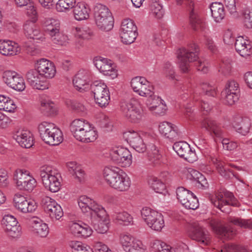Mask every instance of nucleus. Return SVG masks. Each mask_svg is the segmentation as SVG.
Returning a JSON list of instances; mask_svg holds the SVG:
<instances>
[{"label": "nucleus", "instance_id": "31", "mask_svg": "<svg viewBox=\"0 0 252 252\" xmlns=\"http://www.w3.org/2000/svg\"><path fill=\"white\" fill-rule=\"evenodd\" d=\"M18 44L10 40H0V53L5 56H13L19 53Z\"/></svg>", "mask_w": 252, "mask_h": 252}, {"label": "nucleus", "instance_id": "27", "mask_svg": "<svg viewBox=\"0 0 252 252\" xmlns=\"http://www.w3.org/2000/svg\"><path fill=\"white\" fill-rule=\"evenodd\" d=\"M69 227L70 233L77 237L86 238L89 237L92 233L91 228L86 224L82 226L77 222H72L69 224Z\"/></svg>", "mask_w": 252, "mask_h": 252}, {"label": "nucleus", "instance_id": "46", "mask_svg": "<svg viewBox=\"0 0 252 252\" xmlns=\"http://www.w3.org/2000/svg\"><path fill=\"white\" fill-rule=\"evenodd\" d=\"M75 37L77 39L89 40L92 38L94 34L89 28H76L74 32Z\"/></svg>", "mask_w": 252, "mask_h": 252}, {"label": "nucleus", "instance_id": "34", "mask_svg": "<svg viewBox=\"0 0 252 252\" xmlns=\"http://www.w3.org/2000/svg\"><path fill=\"white\" fill-rule=\"evenodd\" d=\"M90 11L86 3L83 2H78L73 9L74 18L78 21L87 19L89 17Z\"/></svg>", "mask_w": 252, "mask_h": 252}, {"label": "nucleus", "instance_id": "57", "mask_svg": "<svg viewBox=\"0 0 252 252\" xmlns=\"http://www.w3.org/2000/svg\"><path fill=\"white\" fill-rule=\"evenodd\" d=\"M72 252H87L89 247L85 246L80 242H71L69 245Z\"/></svg>", "mask_w": 252, "mask_h": 252}, {"label": "nucleus", "instance_id": "47", "mask_svg": "<svg viewBox=\"0 0 252 252\" xmlns=\"http://www.w3.org/2000/svg\"><path fill=\"white\" fill-rule=\"evenodd\" d=\"M221 94L225 100V103L228 105H232L239 99V95L237 93H231L228 90H223Z\"/></svg>", "mask_w": 252, "mask_h": 252}, {"label": "nucleus", "instance_id": "45", "mask_svg": "<svg viewBox=\"0 0 252 252\" xmlns=\"http://www.w3.org/2000/svg\"><path fill=\"white\" fill-rule=\"evenodd\" d=\"M150 9L153 16L158 19L161 18L164 15L162 6L159 3L158 0H153L149 5Z\"/></svg>", "mask_w": 252, "mask_h": 252}, {"label": "nucleus", "instance_id": "62", "mask_svg": "<svg viewBox=\"0 0 252 252\" xmlns=\"http://www.w3.org/2000/svg\"><path fill=\"white\" fill-rule=\"evenodd\" d=\"M133 236L130 235L124 234L120 237V243L124 251L128 248V245L132 243V241H134Z\"/></svg>", "mask_w": 252, "mask_h": 252}, {"label": "nucleus", "instance_id": "12", "mask_svg": "<svg viewBox=\"0 0 252 252\" xmlns=\"http://www.w3.org/2000/svg\"><path fill=\"white\" fill-rule=\"evenodd\" d=\"M122 41L126 44L133 43L138 35L137 28L133 21L129 19L124 20L120 30Z\"/></svg>", "mask_w": 252, "mask_h": 252}, {"label": "nucleus", "instance_id": "13", "mask_svg": "<svg viewBox=\"0 0 252 252\" xmlns=\"http://www.w3.org/2000/svg\"><path fill=\"white\" fill-rule=\"evenodd\" d=\"M3 80L11 89L18 92H22L26 88L23 77L14 71L6 70L3 73Z\"/></svg>", "mask_w": 252, "mask_h": 252}, {"label": "nucleus", "instance_id": "36", "mask_svg": "<svg viewBox=\"0 0 252 252\" xmlns=\"http://www.w3.org/2000/svg\"><path fill=\"white\" fill-rule=\"evenodd\" d=\"M40 77V75L36 69L30 70L26 74L28 82L33 88L43 90L46 87L41 84Z\"/></svg>", "mask_w": 252, "mask_h": 252}, {"label": "nucleus", "instance_id": "48", "mask_svg": "<svg viewBox=\"0 0 252 252\" xmlns=\"http://www.w3.org/2000/svg\"><path fill=\"white\" fill-rule=\"evenodd\" d=\"M76 0H59L56 4V9L59 12H63L74 7Z\"/></svg>", "mask_w": 252, "mask_h": 252}, {"label": "nucleus", "instance_id": "20", "mask_svg": "<svg viewBox=\"0 0 252 252\" xmlns=\"http://www.w3.org/2000/svg\"><path fill=\"white\" fill-rule=\"evenodd\" d=\"M173 148L180 157L189 162H193L197 159L195 152L191 150L189 145L186 142L175 143Z\"/></svg>", "mask_w": 252, "mask_h": 252}, {"label": "nucleus", "instance_id": "16", "mask_svg": "<svg viewBox=\"0 0 252 252\" xmlns=\"http://www.w3.org/2000/svg\"><path fill=\"white\" fill-rule=\"evenodd\" d=\"M111 159L123 167L129 166L132 163V156L130 151L124 147H116L111 150Z\"/></svg>", "mask_w": 252, "mask_h": 252}, {"label": "nucleus", "instance_id": "51", "mask_svg": "<svg viewBox=\"0 0 252 252\" xmlns=\"http://www.w3.org/2000/svg\"><path fill=\"white\" fill-rule=\"evenodd\" d=\"M152 251L153 252H172L170 246L159 240H155L152 243Z\"/></svg>", "mask_w": 252, "mask_h": 252}, {"label": "nucleus", "instance_id": "2", "mask_svg": "<svg viewBox=\"0 0 252 252\" xmlns=\"http://www.w3.org/2000/svg\"><path fill=\"white\" fill-rule=\"evenodd\" d=\"M199 49L195 43H191L187 49L183 48L180 50L178 56L179 60V66L184 72L188 71L189 63L195 62V65L198 70L203 73H207L208 71V64L205 62H201L198 59Z\"/></svg>", "mask_w": 252, "mask_h": 252}, {"label": "nucleus", "instance_id": "21", "mask_svg": "<svg viewBox=\"0 0 252 252\" xmlns=\"http://www.w3.org/2000/svg\"><path fill=\"white\" fill-rule=\"evenodd\" d=\"M1 223L5 231L10 236L15 238L20 235L21 228L18 225L16 219L10 215H5L2 220Z\"/></svg>", "mask_w": 252, "mask_h": 252}, {"label": "nucleus", "instance_id": "55", "mask_svg": "<svg viewBox=\"0 0 252 252\" xmlns=\"http://www.w3.org/2000/svg\"><path fill=\"white\" fill-rule=\"evenodd\" d=\"M37 205L35 201L28 198L22 207L21 212L23 213H30L34 212L37 209Z\"/></svg>", "mask_w": 252, "mask_h": 252}, {"label": "nucleus", "instance_id": "19", "mask_svg": "<svg viewBox=\"0 0 252 252\" xmlns=\"http://www.w3.org/2000/svg\"><path fill=\"white\" fill-rule=\"evenodd\" d=\"M35 67L41 77L46 79L53 78L56 73L55 66L53 63L45 59L37 61Z\"/></svg>", "mask_w": 252, "mask_h": 252}, {"label": "nucleus", "instance_id": "38", "mask_svg": "<svg viewBox=\"0 0 252 252\" xmlns=\"http://www.w3.org/2000/svg\"><path fill=\"white\" fill-rule=\"evenodd\" d=\"M193 6V3L191 0L189 4L191 11L189 14V20L192 28L195 31L203 30L205 28L204 23L199 19L196 13L194 11L192 7Z\"/></svg>", "mask_w": 252, "mask_h": 252}, {"label": "nucleus", "instance_id": "23", "mask_svg": "<svg viewBox=\"0 0 252 252\" xmlns=\"http://www.w3.org/2000/svg\"><path fill=\"white\" fill-rule=\"evenodd\" d=\"M147 97L146 104L150 111L159 115L164 114L166 106L160 97L154 94Z\"/></svg>", "mask_w": 252, "mask_h": 252}, {"label": "nucleus", "instance_id": "49", "mask_svg": "<svg viewBox=\"0 0 252 252\" xmlns=\"http://www.w3.org/2000/svg\"><path fill=\"white\" fill-rule=\"evenodd\" d=\"M229 221L242 228L252 229V221L250 220L234 217L229 218Z\"/></svg>", "mask_w": 252, "mask_h": 252}, {"label": "nucleus", "instance_id": "9", "mask_svg": "<svg viewBox=\"0 0 252 252\" xmlns=\"http://www.w3.org/2000/svg\"><path fill=\"white\" fill-rule=\"evenodd\" d=\"M95 103L100 107H106L109 103L110 92L107 85L101 81H94L91 85Z\"/></svg>", "mask_w": 252, "mask_h": 252}, {"label": "nucleus", "instance_id": "25", "mask_svg": "<svg viewBox=\"0 0 252 252\" xmlns=\"http://www.w3.org/2000/svg\"><path fill=\"white\" fill-rule=\"evenodd\" d=\"M90 75L85 70L79 71L73 80V84L77 90L83 92L89 89Z\"/></svg>", "mask_w": 252, "mask_h": 252}, {"label": "nucleus", "instance_id": "30", "mask_svg": "<svg viewBox=\"0 0 252 252\" xmlns=\"http://www.w3.org/2000/svg\"><path fill=\"white\" fill-rule=\"evenodd\" d=\"M105 215L99 216V213L95 215V222H92L91 225L94 229L99 233L103 234L108 230L109 220L106 211L104 210Z\"/></svg>", "mask_w": 252, "mask_h": 252}, {"label": "nucleus", "instance_id": "44", "mask_svg": "<svg viewBox=\"0 0 252 252\" xmlns=\"http://www.w3.org/2000/svg\"><path fill=\"white\" fill-rule=\"evenodd\" d=\"M142 218L147 224L151 223L154 219L157 218L159 213L148 207H144L141 211Z\"/></svg>", "mask_w": 252, "mask_h": 252}, {"label": "nucleus", "instance_id": "7", "mask_svg": "<svg viewBox=\"0 0 252 252\" xmlns=\"http://www.w3.org/2000/svg\"><path fill=\"white\" fill-rule=\"evenodd\" d=\"M94 17L97 26L101 30L109 31L113 27V19L108 8L101 3L94 7Z\"/></svg>", "mask_w": 252, "mask_h": 252}, {"label": "nucleus", "instance_id": "15", "mask_svg": "<svg viewBox=\"0 0 252 252\" xmlns=\"http://www.w3.org/2000/svg\"><path fill=\"white\" fill-rule=\"evenodd\" d=\"M131 86L134 92L142 96L147 97L154 94L153 86L144 77L133 78L131 81Z\"/></svg>", "mask_w": 252, "mask_h": 252}, {"label": "nucleus", "instance_id": "29", "mask_svg": "<svg viewBox=\"0 0 252 252\" xmlns=\"http://www.w3.org/2000/svg\"><path fill=\"white\" fill-rule=\"evenodd\" d=\"M233 125L237 132L245 135L249 132L251 123L248 118L236 116L234 118Z\"/></svg>", "mask_w": 252, "mask_h": 252}, {"label": "nucleus", "instance_id": "24", "mask_svg": "<svg viewBox=\"0 0 252 252\" xmlns=\"http://www.w3.org/2000/svg\"><path fill=\"white\" fill-rule=\"evenodd\" d=\"M13 137L22 147L30 148L33 145L32 135L28 130L19 129L14 132Z\"/></svg>", "mask_w": 252, "mask_h": 252}, {"label": "nucleus", "instance_id": "63", "mask_svg": "<svg viewBox=\"0 0 252 252\" xmlns=\"http://www.w3.org/2000/svg\"><path fill=\"white\" fill-rule=\"evenodd\" d=\"M191 199H187L188 205H183L188 209L195 210L199 207V203L196 197L192 194L191 195Z\"/></svg>", "mask_w": 252, "mask_h": 252}, {"label": "nucleus", "instance_id": "10", "mask_svg": "<svg viewBox=\"0 0 252 252\" xmlns=\"http://www.w3.org/2000/svg\"><path fill=\"white\" fill-rule=\"evenodd\" d=\"M211 201L215 207L224 213L229 212L225 206L230 205L236 206L238 203L233 194L227 191H217Z\"/></svg>", "mask_w": 252, "mask_h": 252}, {"label": "nucleus", "instance_id": "33", "mask_svg": "<svg viewBox=\"0 0 252 252\" xmlns=\"http://www.w3.org/2000/svg\"><path fill=\"white\" fill-rule=\"evenodd\" d=\"M32 230L33 233L41 237H45L49 233L47 225L39 219L33 217L31 220Z\"/></svg>", "mask_w": 252, "mask_h": 252}, {"label": "nucleus", "instance_id": "4", "mask_svg": "<svg viewBox=\"0 0 252 252\" xmlns=\"http://www.w3.org/2000/svg\"><path fill=\"white\" fill-rule=\"evenodd\" d=\"M40 176L46 189L52 192H57L61 187V176L58 170L49 165H44L40 169Z\"/></svg>", "mask_w": 252, "mask_h": 252}, {"label": "nucleus", "instance_id": "28", "mask_svg": "<svg viewBox=\"0 0 252 252\" xmlns=\"http://www.w3.org/2000/svg\"><path fill=\"white\" fill-rule=\"evenodd\" d=\"M235 47L236 51L242 57H247L252 53V45L250 41L239 36L236 39Z\"/></svg>", "mask_w": 252, "mask_h": 252}, {"label": "nucleus", "instance_id": "39", "mask_svg": "<svg viewBox=\"0 0 252 252\" xmlns=\"http://www.w3.org/2000/svg\"><path fill=\"white\" fill-rule=\"evenodd\" d=\"M114 219L117 223L123 225H131L133 222L132 217L125 211L115 213Z\"/></svg>", "mask_w": 252, "mask_h": 252}, {"label": "nucleus", "instance_id": "58", "mask_svg": "<svg viewBox=\"0 0 252 252\" xmlns=\"http://www.w3.org/2000/svg\"><path fill=\"white\" fill-rule=\"evenodd\" d=\"M223 251L224 252H249L245 247L232 244L226 245Z\"/></svg>", "mask_w": 252, "mask_h": 252}, {"label": "nucleus", "instance_id": "35", "mask_svg": "<svg viewBox=\"0 0 252 252\" xmlns=\"http://www.w3.org/2000/svg\"><path fill=\"white\" fill-rule=\"evenodd\" d=\"M210 225L213 230L220 237L224 239L231 238L233 234V230L231 228L218 225L215 220H211Z\"/></svg>", "mask_w": 252, "mask_h": 252}, {"label": "nucleus", "instance_id": "37", "mask_svg": "<svg viewBox=\"0 0 252 252\" xmlns=\"http://www.w3.org/2000/svg\"><path fill=\"white\" fill-rule=\"evenodd\" d=\"M201 126L210 132H213L216 136L222 135V130L218 124L210 118H205L201 123Z\"/></svg>", "mask_w": 252, "mask_h": 252}, {"label": "nucleus", "instance_id": "50", "mask_svg": "<svg viewBox=\"0 0 252 252\" xmlns=\"http://www.w3.org/2000/svg\"><path fill=\"white\" fill-rule=\"evenodd\" d=\"M60 31L58 30L54 32L53 34L50 35V37L54 43L62 46H65L68 43L67 37L61 32Z\"/></svg>", "mask_w": 252, "mask_h": 252}, {"label": "nucleus", "instance_id": "6", "mask_svg": "<svg viewBox=\"0 0 252 252\" xmlns=\"http://www.w3.org/2000/svg\"><path fill=\"white\" fill-rule=\"evenodd\" d=\"M121 108L125 117L131 123H139L144 118L142 107L136 99H131L122 102Z\"/></svg>", "mask_w": 252, "mask_h": 252}, {"label": "nucleus", "instance_id": "56", "mask_svg": "<svg viewBox=\"0 0 252 252\" xmlns=\"http://www.w3.org/2000/svg\"><path fill=\"white\" fill-rule=\"evenodd\" d=\"M193 174L194 175V176L193 175H192L193 178L196 181V184H196V186L198 188H206L208 187V182L205 177L203 175L196 171H194Z\"/></svg>", "mask_w": 252, "mask_h": 252}, {"label": "nucleus", "instance_id": "59", "mask_svg": "<svg viewBox=\"0 0 252 252\" xmlns=\"http://www.w3.org/2000/svg\"><path fill=\"white\" fill-rule=\"evenodd\" d=\"M200 88L202 90V93L205 95L214 96L216 94L215 88L208 83H203L201 84Z\"/></svg>", "mask_w": 252, "mask_h": 252}, {"label": "nucleus", "instance_id": "32", "mask_svg": "<svg viewBox=\"0 0 252 252\" xmlns=\"http://www.w3.org/2000/svg\"><path fill=\"white\" fill-rule=\"evenodd\" d=\"M23 29L25 35L29 38L41 40L44 38L39 29L31 21H27L25 23Z\"/></svg>", "mask_w": 252, "mask_h": 252}, {"label": "nucleus", "instance_id": "40", "mask_svg": "<svg viewBox=\"0 0 252 252\" xmlns=\"http://www.w3.org/2000/svg\"><path fill=\"white\" fill-rule=\"evenodd\" d=\"M212 16L215 20L218 22L223 19L225 12L223 5L219 2H213L210 6Z\"/></svg>", "mask_w": 252, "mask_h": 252}, {"label": "nucleus", "instance_id": "60", "mask_svg": "<svg viewBox=\"0 0 252 252\" xmlns=\"http://www.w3.org/2000/svg\"><path fill=\"white\" fill-rule=\"evenodd\" d=\"M67 107L75 112H81L84 110V107L81 103L74 100H68L66 101Z\"/></svg>", "mask_w": 252, "mask_h": 252}, {"label": "nucleus", "instance_id": "17", "mask_svg": "<svg viewBox=\"0 0 252 252\" xmlns=\"http://www.w3.org/2000/svg\"><path fill=\"white\" fill-rule=\"evenodd\" d=\"M188 233L189 237L201 244L206 246L210 243V236L209 232L197 222L191 224Z\"/></svg>", "mask_w": 252, "mask_h": 252}, {"label": "nucleus", "instance_id": "3", "mask_svg": "<svg viewBox=\"0 0 252 252\" xmlns=\"http://www.w3.org/2000/svg\"><path fill=\"white\" fill-rule=\"evenodd\" d=\"M70 129L74 138L82 142H93L98 137L97 132L92 125L82 119L73 120L70 124Z\"/></svg>", "mask_w": 252, "mask_h": 252}, {"label": "nucleus", "instance_id": "22", "mask_svg": "<svg viewBox=\"0 0 252 252\" xmlns=\"http://www.w3.org/2000/svg\"><path fill=\"white\" fill-rule=\"evenodd\" d=\"M124 137L130 145L139 153H144L147 149L146 145L139 134L134 131L124 133Z\"/></svg>", "mask_w": 252, "mask_h": 252}, {"label": "nucleus", "instance_id": "26", "mask_svg": "<svg viewBox=\"0 0 252 252\" xmlns=\"http://www.w3.org/2000/svg\"><path fill=\"white\" fill-rule=\"evenodd\" d=\"M159 130L160 133L171 140H175L178 137L177 127L167 122H164L159 125Z\"/></svg>", "mask_w": 252, "mask_h": 252}, {"label": "nucleus", "instance_id": "14", "mask_svg": "<svg viewBox=\"0 0 252 252\" xmlns=\"http://www.w3.org/2000/svg\"><path fill=\"white\" fill-rule=\"evenodd\" d=\"M41 204L44 211L53 220H59L63 215L61 206L53 199L48 196L42 198Z\"/></svg>", "mask_w": 252, "mask_h": 252}, {"label": "nucleus", "instance_id": "43", "mask_svg": "<svg viewBox=\"0 0 252 252\" xmlns=\"http://www.w3.org/2000/svg\"><path fill=\"white\" fill-rule=\"evenodd\" d=\"M161 158V156L159 154L158 148L155 145H152L150 150L148 152V158L153 166H156L160 165Z\"/></svg>", "mask_w": 252, "mask_h": 252}, {"label": "nucleus", "instance_id": "64", "mask_svg": "<svg viewBox=\"0 0 252 252\" xmlns=\"http://www.w3.org/2000/svg\"><path fill=\"white\" fill-rule=\"evenodd\" d=\"M76 182L83 183L85 180L86 174L85 171L80 167L72 174Z\"/></svg>", "mask_w": 252, "mask_h": 252}, {"label": "nucleus", "instance_id": "54", "mask_svg": "<svg viewBox=\"0 0 252 252\" xmlns=\"http://www.w3.org/2000/svg\"><path fill=\"white\" fill-rule=\"evenodd\" d=\"M242 19L246 28H252V9L246 8L244 9L242 12Z\"/></svg>", "mask_w": 252, "mask_h": 252}, {"label": "nucleus", "instance_id": "42", "mask_svg": "<svg viewBox=\"0 0 252 252\" xmlns=\"http://www.w3.org/2000/svg\"><path fill=\"white\" fill-rule=\"evenodd\" d=\"M192 194V192L183 187H179L176 190L177 199L182 205H188L186 200L187 199H191Z\"/></svg>", "mask_w": 252, "mask_h": 252}, {"label": "nucleus", "instance_id": "8", "mask_svg": "<svg viewBox=\"0 0 252 252\" xmlns=\"http://www.w3.org/2000/svg\"><path fill=\"white\" fill-rule=\"evenodd\" d=\"M16 188L20 190L31 192L36 186L37 182L32 175L25 169H16L13 174Z\"/></svg>", "mask_w": 252, "mask_h": 252}, {"label": "nucleus", "instance_id": "61", "mask_svg": "<svg viewBox=\"0 0 252 252\" xmlns=\"http://www.w3.org/2000/svg\"><path fill=\"white\" fill-rule=\"evenodd\" d=\"M133 236L130 235L124 234L120 237V243L124 251L128 248V245L132 243V241H134Z\"/></svg>", "mask_w": 252, "mask_h": 252}, {"label": "nucleus", "instance_id": "11", "mask_svg": "<svg viewBox=\"0 0 252 252\" xmlns=\"http://www.w3.org/2000/svg\"><path fill=\"white\" fill-rule=\"evenodd\" d=\"M78 204L83 213H90L93 218H95L98 213L101 217L105 215L104 208L86 195H81L78 198Z\"/></svg>", "mask_w": 252, "mask_h": 252}, {"label": "nucleus", "instance_id": "53", "mask_svg": "<svg viewBox=\"0 0 252 252\" xmlns=\"http://www.w3.org/2000/svg\"><path fill=\"white\" fill-rule=\"evenodd\" d=\"M149 183L151 188L157 193H162L165 189L164 183L156 177H152Z\"/></svg>", "mask_w": 252, "mask_h": 252}, {"label": "nucleus", "instance_id": "18", "mask_svg": "<svg viewBox=\"0 0 252 252\" xmlns=\"http://www.w3.org/2000/svg\"><path fill=\"white\" fill-rule=\"evenodd\" d=\"M94 64L104 75L109 76L112 79L117 76V70L112 61L106 58L96 57L94 59Z\"/></svg>", "mask_w": 252, "mask_h": 252}, {"label": "nucleus", "instance_id": "1", "mask_svg": "<svg viewBox=\"0 0 252 252\" xmlns=\"http://www.w3.org/2000/svg\"><path fill=\"white\" fill-rule=\"evenodd\" d=\"M103 177L107 184L118 191H127L130 187L129 177L117 167H105L103 171Z\"/></svg>", "mask_w": 252, "mask_h": 252}, {"label": "nucleus", "instance_id": "41", "mask_svg": "<svg viewBox=\"0 0 252 252\" xmlns=\"http://www.w3.org/2000/svg\"><path fill=\"white\" fill-rule=\"evenodd\" d=\"M45 31L50 36L55 32L60 30V24L59 21L52 18L45 19L43 22Z\"/></svg>", "mask_w": 252, "mask_h": 252}, {"label": "nucleus", "instance_id": "5", "mask_svg": "<svg viewBox=\"0 0 252 252\" xmlns=\"http://www.w3.org/2000/svg\"><path fill=\"white\" fill-rule=\"evenodd\" d=\"M38 129L41 138L49 145H58L63 140L62 131L53 123L43 122L39 124Z\"/></svg>", "mask_w": 252, "mask_h": 252}, {"label": "nucleus", "instance_id": "52", "mask_svg": "<svg viewBox=\"0 0 252 252\" xmlns=\"http://www.w3.org/2000/svg\"><path fill=\"white\" fill-rule=\"evenodd\" d=\"M28 198V197L20 193L15 194L13 198V206L17 210L21 212Z\"/></svg>", "mask_w": 252, "mask_h": 252}]
</instances>
